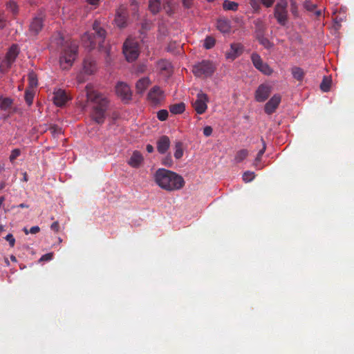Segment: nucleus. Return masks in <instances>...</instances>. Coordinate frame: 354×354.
<instances>
[{"label": "nucleus", "mask_w": 354, "mask_h": 354, "mask_svg": "<svg viewBox=\"0 0 354 354\" xmlns=\"http://www.w3.org/2000/svg\"><path fill=\"white\" fill-rule=\"evenodd\" d=\"M86 97L88 102L93 103L92 116L97 123H103L105 120V113L109 107V100L107 96L93 90L91 84L85 87Z\"/></svg>", "instance_id": "f257e3e1"}, {"label": "nucleus", "mask_w": 354, "mask_h": 354, "mask_svg": "<svg viewBox=\"0 0 354 354\" xmlns=\"http://www.w3.org/2000/svg\"><path fill=\"white\" fill-rule=\"evenodd\" d=\"M154 180L160 188L169 192L178 191L185 184L184 178L180 174L165 168H159L156 171Z\"/></svg>", "instance_id": "f03ea898"}, {"label": "nucleus", "mask_w": 354, "mask_h": 354, "mask_svg": "<svg viewBox=\"0 0 354 354\" xmlns=\"http://www.w3.org/2000/svg\"><path fill=\"white\" fill-rule=\"evenodd\" d=\"M93 33L85 32L82 37V41L84 47L89 50L94 49L97 44L99 47H102V43L104 41L106 32L103 27L100 26L98 21H95L93 24Z\"/></svg>", "instance_id": "7ed1b4c3"}, {"label": "nucleus", "mask_w": 354, "mask_h": 354, "mask_svg": "<svg viewBox=\"0 0 354 354\" xmlns=\"http://www.w3.org/2000/svg\"><path fill=\"white\" fill-rule=\"evenodd\" d=\"M78 52V46L75 41L66 43L61 50L59 64L64 70H68L72 66Z\"/></svg>", "instance_id": "20e7f679"}, {"label": "nucleus", "mask_w": 354, "mask_h": 354, "mask_svg": "<svg viewBox=\"0 0 354 354\" xmlns=\"http://www.w3.org/2000/svg\"><path fill=\"white\" fill-rule=\"evenodd\" d=\"M216 67L213 62L209 60H203L194 64L192 67V73L197 77L207 78L213 75Z\"/></svg>", "instance_id": "39448f33"}, {"label": "nucleus", "mask_w": 354, "mask_h": 354, "mask_svg": "<svg viewBox=\"0 0 354 354\" xmlns=\"http://www.w3.org/2000/svg\"><path fill=\"white\" fill-rule=\"evenodd\" d=\"M122 52L127 61H135L140 55L138 41L133 38H127L124 42Z\"/></svg>", "instance_id": "423d86ee"}, {"label": "nucleus", "mask_w": 354, "mask_h": 354, "mask_svg": "<svg viewBox=\"0 0 354 354\" xmlns=\"http://www.w3.org/2000/svg\"><path fill=\"white\" fill-rule=\"evenodd\" d=\"M274 16L282 26H286L288 21V2L287 0H280L274 8Z\"/></svg>", "instance_id": "0eeeda50"}, {"label": "nucleus", "mask_w": 354, "mask_h": 354, "mask_svg": "<svg viewBox=\"0 0 354 354\" xmlns=\"http://www.w3.org/2000/svg\"><path fill=\"white\" fill-rule=\"evenodd\" d=\"M18 53L17 46H15V44L9 48L3 60L0 63V70L2 73H4V71H6L10 68L12 64L14 63L17 58Z\"/></svg>", "instance_id": "6e6552de"}, {"label": "nucleus", "mask_w": 354, "mask_h": 354, "mask_svg": "<svg viewBox=\"0 0 354 354\" xmlns=\"http://www.w3.org/2000/svg\"><path fill=\"white\" fill-rule=\"evenodd\" d=\"M251 60L253 66L266 75H271L273 73V69L268 64L264 63L262 58L257 53H252L251 55Z\"/></svg>", "instance_id": "1a4fd4ad"}, {"label": "nucleus", "mask_w": 354, "mask_h": 354, "mask_svg": "<svg viewBox=\"0 0 354 354\" xmlns=\"http://www.w3.org/2000/svg\"><path fill=\"white\" fill-rule=\"evenodd\" d=\"M208 100L207 93L202 92L197 93V98L196 101L192 103V106L197 113L202 114L206 111Z\"/></svg>", "instance_id": "9d476101"}, {"label": "nucleus", "mask_w": 354, "mask_h": 354, "mask_svg": "<svg viewBox=\"0 0 354 354\" xmlns=\"http://www.w3.org/2000/svg\"><path fill=\"white\" fill-rule=\"evenodd\" d=\"M128 16L127 7L124 5L120 6L116 10L114 20L116 26L120 28L127 26Z\"/></svg>", "instance_id": "9b49d317"}, {"label": "nucleus", "mask_w": 354, "mask_h": 354, "mask_svg": "<svg viewBox=\"0 0 354 354\" xmlns=\"http://www.w3.org/2000/svg\"><path fill=\"white\" fill-rule=\"evenodd\" d=\"M147 98L152 104L158 105L165 100V93L160 86H155L150 88Z\"/></svg>", "instance_id": "f8f14e48"}, {"label": "nucleus", "mask_w": 354, "mask_h": 354, "mask_svg": "<svg viewBox=\"0 0 354 354\" xmlns=\"http://www.w3.org/2000/svg\"><path fill=\"white\" fill-rule=\"evenodd\" d=\"M272 91V86L268 84H260L255 92V100L257 102H265Z\"/></svg>", "instance_id": "ddd939ff"}, {"label": "nucleus", "mask_w": 354, "mask_h": 354, "mask_svg": "<svg viewBox=\"0 0 354 354\" xmlns=\"http://www.w3.org/2000/svg\"><path fill=\"white\" fill-rule=\"evenodd\" d=\"M115 93L122 100H129L131 98V90L127 84L119 82L115 85Z\"/></svg>", "instance_id": "4468645a"}, {"label": "nucleus", "mask_w": 354, "mask_h": 354, "mask_svg": "<svg viewBox=\"0 0 354 354\" xmlns=\"http://www.w3.org/2000/svg\"><path fill=\"white\" fill-rule=\"evenodd\" d=\"M44 17L43 14H39L32 19L30 24V32L32 35H37L41 31L44 27Z\"/></svg>", "instance_id": "2eb2a0df"}, {"label": "nucleus", "mask_w": 354, "mask_h": 354, "mask_svg": "<svg viewBox=\"0 0 354 354\" xmlns=\"http://www.w3.org/2000/svg\"><path fill=\"white\" fill-rule=\"evenodd\" d=\"M281 102V96L280 95H274L265 104V112L267 114L274 113L278 106Z\"/></svg>", "instance_id": "dca6fc26"}, {"label": "nucleus", "mask_w": 354, "mask_h": 354, "mask_svg": "<svg viewBox=\"0 0 354 354\" xmlns=\"http://www.w3.org/2000/svg\"><path fill=\"white\" fill-rule=\"evenodd\" d=\"M69 97L66 91L58 89L53 92V101L57 106H63L66 104L69 100Z\"/></svg>", "instance_id": "f3484780"}, {"label": "nucleus", "mask_w": 354, "mask_h": 354, "mask_svg": "<svg viewBox=\"0 0 354 354\" xmlns=\"http://www.w3.org/2000/svg\"><path fill=\"white\" fill-rule=\"evenodd\" d=\"M243 47L241 44H232L230 49L225 53L227 59H234L243 53Z\"/></svg>", "instance_id": "a211bd4d"}, {"label": "nucleus", "mask_w": 354, "mask_h": 354, "mask_svg": "<svg viewBox=\"0 0 354 354\" xmlns=\"http://www.w3.org/2000/svg\"><path fill=\"white\" fill-rule=\"evenodd\" d=\"M171 145L169 136H162L157 140V149L159 153H166Z\"/></svg>", "instance_id": "6ab92c4d"}, {"label": "nucleus", "mask_w": 354, "mask_h": 354, "mask_svg": "<svg viewBox=\"0 0 354 354\" xmlns=\"http://www.w3.org/2000/svg\"><path fill=\"white\" fill-rule=\"evenodd\" d=\"M151 84L149 77L140 78L136 84V90L138 93L142 94Z\"/></svg>", "instance_id": "aec40b11"}, {"label": "nucleus", "mask_w": 354, "mask_h": 354, "mask_svg": "<svg viewBox=\"0 0 354 354\" xmlns=\"http://www.w3.org/2000/svg\"><path fill=\"white\" fill-rule=\"evenodd\" d=\"M83 69L84 73L92 74L96 70L95 62L91 57H86L84 59Z\"/></svg>", "instance_id": "412c9836"}, {"label": "nucleus", "mask_w": 354, "mask_h": 354, "mask_svg": "<svg viewBox=\"0 0 354 354\" xmlns=\"http://www.w3.org/2000/svg\"><path fill=\"white\" fill-rule=\"evenodd\" d=\"M143 161V157L142 153H140L138 151H135L133 152L129 160V164L132 166L138 167L140 165L141 162Z\"/></svg>", "instance_id": "4be33fe9"}, {"label": "nucleus", "mask_w": 354, "mask_h": 354, "mask_svg": "<svg viewBox=\"0 0 354 354\" xmlns=\"http://www.w3.org/2000/svg\"><path fill=\"white\" fill-rule=\"evenodd\" d=\"M148 7L153 15H156L161 9V0H149Z\"/></svg>", "instance_id": "5701e85b"}, {"label": "nucleus", "mask_w": 354, "mask_h": 354, "mask_svg": "<svg viewBox=\"0 0 354 354\" xmlns=\"http://www.w3.org/2000/svg\"><path fill=\"white\" fill-rule=\"evenodd\" d=\"M291 72L293 77L296 79L297 81H302L306 74L304 70L299 66L292 67Z\"/></svg>", "instance_id": "b1692460"}, {"label": "nucleus", "mask_w": 354, "mask_h": 354, "mask_svg": "<svg viewBox=\"0 0 354 354\" xmlns=\"http://www.w3.org/2000/svg\"><path fill=\"white\" fill-rule=\"evenodd\" d=\"M230 23L228 20L220 19L217 21V29L222 32H228L230 30Z\"/></svg>", "instance_id": "393cba45"}, {"label": "nucleus", "mask_w": 354, "mask_h": 354, "mask_svg": "<svg viewBox=\"0 0 354 354\" xmlns=\"http://www.w3.org/2000/svg\"><path fill=\"white\" fill-rule=\"evenodd\" d=\"M12 100L10 97H3L0 95V109L3 111H8L12 104Z\"/></svg>", "instance_id": "a878e982"}, {"label": "nucleus", "mask_w": 354, "mask_h": 354, "mask_svg": "<svg viewBox=\"0 0 354 354\" xmlns=\"http://www.w3.org/2000/svg\"><path fill=\"white\" fill-rule=\"evenodd\" d=\"M185 110V102H179L178 104H171L169 106V111L172 113H182Z\"/></svg>", "instance_id": "bb28decb"}, {"label": "nucleus", "mask_w": 354, "mask_h": 354, "mask_svg": "<svg viewBox=\"0 0 354 354\" xmlns=\"http://www.w3.org/2000/svg\"><path fill=\"white\" fill-rule=\"evenodd\" d=\"M184 153L183 151V144L182 142L178 141L175 142V152L174 157L176 159L178 160L182 158Z\"/></svg>", "instance_id": "cd10ccee"}, {"label": "nucleus", "mask_w": 354, "mask_h": 354, "mask_svg": "<svg viewBox=\"0 0 354 354\" xmlns=\"http://www.w3.org/2000/svg\"><path fill=\"white\" fill-rule=\"evenodd\" d=\"M35 97V91L28 87L25 90V100L28 105L32 104L33 99Z\"/></svg>", "instance_id": "c85d7f7f"}, {"label": "nucleus", "mask_w": 354, "mask_h": 354, "mask_svg": "<svg viewBox=\"0 0 354 354\" xmlns=\"http://www.w3.org/2000/svg\"><path fill=\"white\" fill-rule=\"evenodd\" d=\"M28 87L32 88V90H34V88L37 87V86L38 84L37 75H35V73L33 72L30 73L28 76Z\"/></svg>", "instance_id": "c756f323"}, {"label": "nucleus", "mask_w": 354, "mask_h": 354, "mask_svg": "<svg viewBox=\"0 0 354 354\" xmlns=\"http://www.w3.org/2000/svg\"><path fill=\"white\" fill-rule=\"evenodd\" d=\"M239 7V3L234 2V1L225 0L223 3V8L224 10H236Z\"/></svg>", "instance_id": "7c9ffc66"}, {"label": "nucleus", "mask_w": 354, "mask_h": 354, "mask_svg": "<svg viewBox=\"0 0 354 354\" xmlns=\"http://www.w3.org/2000/svg\"><path fill=\"white\" fill-rule=\"evenodd\" d=\"M254 25L256 26V38L258 39L259 33L264 35L266 27L261 20L254 21Z\"/></svg>", "instance_id": "2f4dec72"}, {"label": "nucleus", "mask_w": 354, "mask_h": 354, "mask_svg": "<svg viewBox=\"0 0 354 354\" xmlns=\"http://www.w3.org/2000/svg\"><path fill=\"white\" fill-rule=\"evenodd\" d=\"M248 156V150L241 149L236 151L234 160L236 162H241L242 160L246 159Z\"/></svg>", "instance_id": "473e14b6"}, {"label": "nucleus", "mask_w": 354, "mask_h": 354, "mask_svg": "<svg viewBox=\"0 0 354 354\" xmlns=\"http://www.w3.org/2000/svg\"><path fill=\"white\" fill-rule=\"evenodd\" d=\"M331 84V80L325 76L320 84V89L322 90L323 91H330Z\"/></svg>", "instance_id": "72a5a7b5"}, {"label": "nucleus", "mask_w": 354, "mask_h": 354, "mask_svg": "<svg viewBox=\"0 0 354 354\" xmlns=\"http://www.w3.org/2000/svg\"><path fill=\"white\" fill-rule=\"evenodd\" d=\"M258 41L259 44H262L263 46L266 47L267 49H269L272 46V44L268 38L265 37L264 35L259 34L258 35Z\"/></svg>", "instance_id": "f704fd0d"}, {"label": "nucleus", "mask_w": 354, "mask_h": 354, "mask_svg": "<svg viewBox=\"0 0 354 354\" xmlns=\"http://www.w3.org/2000/svg\"><path fill=\"white\" fill-rule=\"evenodd\" d=\"M7 8L12 12L13 15H17L19 12V6L15 1L10 0L6 3Z\"/></svg>", "instance_id": "c9c22d12"}, {"label": "nucleus", "mask_w": 354, "mask_h": 354, "mask_svg": "<svg viewBox=\"0 0 354 354\" xmlns=\"http://www.w3.org/2000/svg\"><path fill=\"white\" fill-rule=\"evenodd\" d=\"M215 45V38L212 36H207L203 42V46L206 49H211Z\"/></svg>", "instance_id": "e433bc0d"}, {"label": "nucleus", "mask_w": 354, "mask_h": 354, "mask_svg": "<svg viewBox=\"0 0 354 354\" xmlns=\"http://www.w3.org/2000/svg\"><path fill=\"white\" fill-rule=\"evenodd\" d=\"M261 142H262V145H263V148L262 149H261L260 151H258L257 154V156L255 158V164L256 162H261V157L263 155V153L266 152V141L264 140L263 138H261Z\"/></svg>", "instance_id": "4c0bfd02"}, {"label": "nucleus", "mask_w": 354, "mask_h": 354, "mask_svg": "<svg viewBox=\"0 0 354 354\" xmlns=\"http://www.w3.org/2000/svg\"><path fill=\"white\" fill-rule=\"evenodd\" d=\"M255 178V173L254 171H247L243 175V180L244 182H251Z\"/></svg>", "instance_id": "58836bf2"}, {"label": "nucleus", "mask_w": 354, "mask_h": 354, "mask_svg": "<svg viewBox=\"0 0 354 354\" xmlns=\"http://www.w3.org/2000/svg\"><path fill=\"white\" fill-rule=\"evenodd\" d=\"M290 10L295 17L299 16V8L296 1L290 0Z\"/></svg>", "instance_id": "ea45409f"}, {"label": "nucleus", "mask_w": 354, "mask_h": 354, "mask_svg": "<svg viewBox=\"0 0 354 354\" xmlns=\"http://www.w3.org/2000/svg\"><path fill=\"white\" fill-rule=\"evenodd\" d=\"M304 7L309 12H315L316 8V3H312L310 0H306L304 3Z\"/></svg>", "instance_id": "a19ab883"}, {"label": "nucleus", "mask_w": 354, "mask_h": 354, "mask_svg": "<svg viewBox=\"0 0 354 354\" xmlns=\"http://www.w3.org/2000/svg\"><path fill=\"white\" fill-rule=\"evenodd\" d=\"M162 164L167 167H171L174 164L173 159L171 154H168L163 159H162Z\"/></svg>", "instance_id": "79ce46f5"}, {"label": "nucleus", "mask_w": 354, "mask_h": 354, "mask_svg": "<svg viewBox=\"0 0 354 354\" xmlns=\"http://www.w3.org/2000/svg\"><path fill=\"white\" fill-rule=\"evenodd\" d=\"M157 116L160 120H165L168 118L169 112L165 109L159 110Z\"/></svg>", "instance_id": "37998d69"}, {"label": "nucleus", "mask_w": 354, "mask_h": 354, "mask_svg": "<svg viewBox=\"0 0 354 354\" xmlns=\"http://www.w3.org/2000/svg\"><path fill=\"white\" fill-rule=\"evenodd\" d=\"M21 154V151L19 149H14L12 151L11 154L10 156V162H13L17 157H19Z\"/></svg>", "instance_id": "c03bdc74"}, {"label": "nucleus", "mask_w": 354, "mask_h": 354, "mask_svg": "<svg viewBox=\"0 0 354 354\" xmlns=\"http://www.w3.org/2000/svg\"><path fill=\"white\" fill-rule=\"evenodd\" d=\"M53 252H48V254H44L41 256V257L39 258V261H50V259H53Z\"/></svg>", "instance_id": "a18cd8bd"}, {"label": "nucleus", "mask_w": 354, "mask_h": 354, "mask_svg": "<svg viewBox=\"0 0 354 354\" xmlns=\"http://www.w3.org/2000/svg\"><path fill=\"white\" fill-rule=\"evenodd\" d=\"M250 4L252 8L254 9L255 12L260 9L259 0H250Z\"/></svg>", "instance_id": "49530a36"}, {"label": "nucleus", "mask_w": 354, "mask_h": 354, "mask_svg": "<svg viewBox=\"0 0 354 354\" xmlns=\"http://www.w3.org/2000/svg\"><path fill=\"white\" fill-rule=\"evenodd\" d=\"M39 230H40V228L39 226H32L29 231L26 228H25L24 230L26 234H28L29 232L32 233V234H35V233L39 232Z\"/></svg>", "instance_id": "de8ad7c7"}, {"label": "nucleus", "mask_w": 354, "mask_h": 354, "mask_svg": "<svg viewBox=\"0 0 354 354\" xmlns=\"http://www.w3.org/2000/svg\"><path fill=\"white\" fill-rule=\"evenodd\" d=\"M6 241L10 243V247H14L15 243V239L12 234H8L6 236Z\"/></svg>", "instance_id": "09e8293b"}, {"label": "nucleus", "mask_w": 354, "mask_h": 354, "mask_svg": "<svg viewBox=\"0 0 354 354\" xmlns=\"http://www.w3.org/2000/svg\"><path fill=\"white\" fill-rule=\"evenodd\" d=\"M213 132V128L211 127H206L203 128V134L205 136H210L212 133Z\"/></svg>", "instance_id": "8fccbe9b"}, {"label": "nucleus", "mask_w": 354, "mask_h": 354, "mask_svg": "<svg viewBox=\"0 0 354 354\" xmlns=\"http://www.w3.org/2000/svg\"><path fill=\"white\" fill-rule=\"evenodd\" d=\"M184 8L189 9L193 4V0H181Z\"/></svg>", "instance_id": "3c124183"}, {"label": "nucleus", "mask_w": 354, "mask_h": 354, "mask_svg": "<svg viewBox=\"0 0 354 354\" xmlns=\"http://www.w3.org/2000/svg\"><path fill=\"white\" fill-rule=\"evenodd\" d=\"M261 1L266 7H270L272 6L274 0H261Z\"/></svg>", "instance_id": "603ef678"}, {"label": "nucleus", "mask_w": 354, "mask_h": 354, "mask_svg": "<svg viewBox=\"0 0 354 354\" xmlns=\"http://www.w3.org/2000/svg\"><path fill=\"white\" fill-rule=\"evenodd\" d=\"M50 228H51V230H54V232H59V222H54V223H51Z\"/></svg>", "instance_id": "864d4df0"}, {"label": "nucleus", "mask_w": 354, "mask_h": 354, "mask_svg": "<svg viewBox=\"0 0 354 354\" xmlns=\"http://www.w3.org/2000/svg\"><path fill=\"white\" fill-rule=\"evenodd\" d=\"M6 26V19L3 15H0V29H3Z\"/></svg>", "instance_id": "5fc2aeb1"}, {"label": "nucleus", "mask_w": 354, "mask_h": 354, "mask_svg": "<svg viewBox=\"0 0 354 354\" xmlns=\"http://www.w3.org/2000/svg\"><path fill=\"white\" fill-rule=\"evenodd\" d=\"M99 1L100 0H86L87 3L92 6H97V4H99Z\"/></svg>", "instance_id": "6e6d98bb"}, {"label": "nucleus", "mask_w": 354, "mask_h": 354, "mask_svg": "<svg viewBox=\"0 0 354 354\" xmlns=\"http://www.w3.org/2000/svg\"><path fill=\"white\" fill-rule=\"evenodd\" d=\"M153 145H147V151H148V152H149L151 153V152H153Z\"/></svg>", "instance_id": "4d7b16f0"}, {"label": "nucleus", "mask_w": 354, "mask_h": 354, "mask_svg": "<svg viewBox=\"0 0 354 354\" xmlns=\"http://www.w3.org/2000/svg\"><path fill=\"white\" fill-rule=\"evenodd\" d=\"M23 180L25 181V182H28V174L26 173V171H24L23 173Z\"/></svg>", "instance_id": "13d9d810"}, {"label": "nucleus", "mask_w": 354, "mask_h": 354, "mask_svg": "<svg viewBox=\"0 0 354 354\" xmlns=\"http://www.w3.org/2000/svg\"><path fill=\"white\" fill-rule=\"evenodd\" d=\"M5 200H6L5 196H0V209L1 208V206H2L3 203H4Z\"/></svg>", "instance_id": "bf43d9fd"}, {"label": "nucleus", "mask_w": 354, "mask_h": 354, "mask_svg": "<svg viewBox=\"0 0 354 354\" xmlns=\"http://www.w3.org/2000/svg\"><path fill=\"white\" fill-rule=\"evenodd\" d=\"M18 207L20 208H28L29 205H26V203H20Z\"/></svg>", "instance_id": "052dcab7"}, {"label": "nucleus", "mask_w": 354, "mask_h": 354, "mask_svg": "<svg viewBox=\"0 0 354 354\" xmlns=\"http://www.w3.org/2000/svg\"><path fill=\"white\" fill-rule=\"evenodd\" d=\"M315 15L316 16H320L322 15V10H315Z\"/></svg>", "instance_id": "680f3d73"}, {"label": "nucleus", "mask_w": 354, "mask_h": 354, "mask_svg": "<svg viewBox=\"0 0 354 354\" xmlns=\"http://www.w3.org/2000/svg\"><path fill=\"white\" fill-rule=\"evenodd\" d=\"M6 186V183L5 182L0 183V190L5 188Z\"/></svg>", "instance_id": "e2e57ef3"}, {"label": "nucleus", "mask_w": 354, "mask_h": 354, "mask_svg": "<svg viewBox=\"0 0 354 354\" xmlns=\"http://www.w3.org/2000/svg\"><path fill=\"white\" fill-rule=\"evenodd\" d=\"M10 258H11L12 261H13V262H17V258H16L15 256L12 255Z\"/></svg>", "instance_id": "0e129e2a"}, {"label": "nucleus", "mask_w": 354, "mask_h": 354, "mask_svg": "<svg viewBox=\"0 0 354 354\" xmlns=\"http://www.w3.org/2000/svg\"><path fill=\"white\" fill-rule=\"evenodd\" d=\"M132 6H134V9H137V8H138L137 3H132Z\"/></svg>", "instance_id": "69168bd1"}, {"label": "nucleus", "mask_w": 354, "mask_h": 354, "mask_svg": "<svg viewBox=\"0 0 354 354\" xmlns=\"http://www.w3.org/2000/svg\"><path fill=\"white\" fill-rule=\"evenodd\" d=\"M144 70H145V66H141L140 68L138 71H144Z\"/></svg>", "instance_id": "338daca9"}, {"label": "nucleus", "mask_w": 354, "mask_h": 354, "mask_svg": "<svg viewBox=\"0 0 354 354\" xmlns=\"http://www.w3.org/2000/svg\"><path fill=\"white\" fill-rule=\"evenodd\" d=\"M3 227L2 225H0V233L3 231Z\"/></svg>", "instance_id": "774afa93"}]
</instances>
